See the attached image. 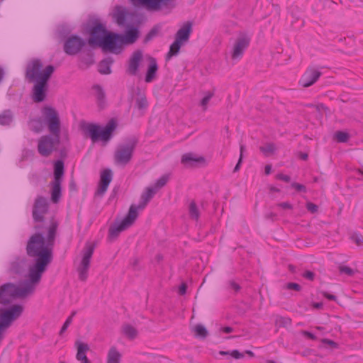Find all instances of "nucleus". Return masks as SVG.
<instances>
[{
  "instance_id": "f257e3e1",
  "label": "nucleus",
  "mask_w": 363,
  "mask_h": 363,
  "mask_svg": "<svg viewBox=\"0 0 363 363\" xmlns=\"http://www.w3.org/2000/svg\"><path fill=\"white\" fill-rule=\"evenodd\" d=\"M57 227V221L52 218L50 225L45 228L46 236H44L45 232L40 231L42 226L37 224L34 226L37 232L27 242L26 253L35 259V263L28 269V278H32L33 281H40L43 272L52 259Z\"/></svg>"
},
{
  "instance_id": "f03ea898",
  "label": "nucleus",
  "mask_w": 363,
  "mask_h": 363,
  "mask_svg": "<svg viewBox=\"0 0 363 363\" xmlns=\"http://www.w3.org/2000/svg\"><path fill=\"white\" fill-rule=\"evenodd\" d=\"M42 68L43 63L38 59L30 61L26 67V78L30 82H35L33 89V99L35 102H41L45 100L48 88V80L55 71L52 65H48L43 70Z\"/></svg>"
},
{
  "instance_id": "7ed1b4c3",
  "label": "nucleus",
  "mask_w": 363,
  "mask_h": 363,
  "mask_svg": "<svg viewBox=\"0 0 363 363\" xmlns=\"http://www.w3.org/2000/svg\"><path fill=\"white\" fill-rule=\"evenodd\" d=\"M40 281L28 278L21 285L6 283L0 286V303L6 305L16 298H26L33 294L35 286Z\"/></svg>"
},
{
  "instance_id": "20e7f679",
  "label": "nucleus",
  "mask_w": 363,
  "mask_h": 363,
  "mask_svg": "<svg viewBox=\"0 0 363 363\" xmlns=\"http://www.w3.org/2000/svg\"><path fill=\"white\" fill-rule=\"evenodd\" d=\"M117 123L114 119H111L105 127L89 123L86 128V132L89 135L93 143L99 140L108 142L113 136V133L116 129Z\"/></svg>"
},
{
  "instance_id": "39448f33",
  "label": "nucleus",
  "mask_w": 363,
  "mask_h": 363,
  "mask_svg": "<svg viewBox=\"0 0 363 363\" xmlns=\"http://www.w3.org/2000/svg\"><path fill=\"white\" fill-rule=\"evenodd\" d=\"M138 143V138L131 136L127 138L123 143L120 144L114 154L115 162L121 165H125L129 163L133 157V152Z\"/></svg>"
},
{
  "instance_id": "423d86ee",
  "label": "nucleus",
  "mask_w": 363,
  "mask_h": 363,
  "mask_svg": "<svg viewBox=\"0 0 363 363\" xmlns=\"http://www.w3.org/2000/svg\"><path fill=\"white\" fill-rule=\"evenodd\" d=\"M23 310V306L20 304L0 308V325L6 329L9 328L15 320L21 316Z\"/></svg>"
},
{
  "instance_id": "0eeeda50",
  "label": "nucleus",
  "mask_w": 363,
  "mask_h": 363,
  "mask_svg": "<svg viewBox=\"0 0 363 363\" xmlns=\"http://www.w3.org/2000/svg\"><path fill=\"white\" fill-rule=\"evenodd\" d=\"M138 216V213L135 212L134 204L130 206L127 216L122 221L115 225L111 226L109 228V238L111 239L116 238L119 233L130 227Z\"/></svg>"
},
{
  "instance_id": "6e6552de",
  "label": "nucleus",
  "mask_w": 363,
  "mask_h": 363,
  "mask_svg": "<svg viewBox=\"0 0 363 363\" xmlns=\"http://www.w3.org/2000/svg\"><path fill=\"white\" fill-rule=\"evenodd\" d=\"M95 245L91 243H86L83 250L82 261L77 268L79 279L84 281L88 277V271L90 267V261L94 251Z\"/></svg>"
},
{
  "instance_id": "1a4fd4ad",
  "label": "nucleus",
  "mask_w": 363,
  "mask_h": 363,
  "mask_svg": "<svg viewBox=\"0 0 363 363\" xmlns=\"http://www.w3.org/2000/svg\"><path fill=\"white\" fill-rule=\"evenodd\" d=\"M90 37L88 43L90 46H99L104 40L108 31L104 25H103L98 19L92 21V25L89 29Z\"/></svg>"
},
{
  "instance_id": "9d476101",
  "label": "nucleus",
  "mask_w": 363,
  "mask_h": 363,
  "mask_svg": "<svg viewBox=\"0 0 363 363\" xmlns=\"http://www.w3.org/2000/svg\"><path fill=\"white\" fill-rule=\"evenodd\" d=\"M60 143V135L43 136L38 142V150L44 157L49 156Z\"/></svg>"
},
{
  "instance_id": "9b49d317",
  "label": "nucleus",
  "mask_w": 363,
  "mask_h": 363,
  "mask_svg": "<svg viewBox=\"0 0 363 363\" xmlns=\"http://www.w3.org/2000/svg\"><path fill=\"white\" fill-rule=\"evenodd\" d=\"M45 120L48 123L49 131L52 135H60V121L57 111L50 106H46L43 110Z\"/></svg>"
},
{
  "instance_id": "f8f14e48",
  "label": "nucleus",
  "mask_w": 363,
  "mask_h": 363,
  "mask_svg": "<svg viewBox=\"0 0 363 363\" xmlns=\"http://www.w3.org/2000/svg\"><path fill=\"white\" fill-rule=\"evenodd\" d=\"M48 201L47 198L38 196L35 199L32 216L35 223H43L44 221V216L48 211Z\"/></svg>"
},
{
  "instance_id": "ddd939ff",
  "label": "nucleus",
  "mask_w": 363,
  "mask_h": 363,
  "mask_svg": "<svg viewBox=\"0 0 363 363\" xmlns=\"http://www.w3.org/2000/svg\"><path fill=\"white\" fill-rule=\"evenodd\" d=\"M113 21L120 27H128V22L135 16L128 9L122 6H116L111 13Z\"/></svg>"
},
{
  "instance_id": "4468645a",
  "label": "nucleus",
  "mask_w": 363,
  "mask_h": 363,
  "mask_svg": "<svg viewBox=\"0 0 363 363\" xmlns=\"http://www.w3.org/2000/svg\"><path fill=\"white\" fill-rule=\"evenodd\" d=\"M174 0H131L136 6H144L149 10L159 11L163 8H173Z\"/></svg>"
},
{
  "instance_id": "2eb2a0df",
  "label": "nucleus",
  "mask_w": 363,
  "mask_h": 363,
  "mask_svg": "<svg viewBox=\"0 0 363 363\" xmlns=\"http://www.w3.org/2000/svg\"><path fill=\"white\" fill-rule=\"evenodd\" d=\"M122 45L121 34L108 32L99 47L102 48L104 50L116 52L117 50L121 48Z\"/></svg>"
},
{
  "instance_id": "dca6fc26",
  "label": "nucleus",
  "mask_w": 363,
  "mask_h": 363,
  "mask_svg": "<svg viewBox=\"0 0 363 363\" xmlns=\"http://www.w3.org/2000/svg\"><path fill=\"white\" fill-rule=\"evenodd\" d=\"M86 45V41L78 35H72L64 43V51L69 55L79 53Z\"/></svg>"
},
{
  "instance_id": "f3484780",
  "label": "nucleus",
  "mask_w": 363,
  "mask_h": 363,
  "mask_svg": "<svg viewBox=\"0 0 363 363\" xmlns=\"http://www.w3.org/2000/svg\"><path fill=\"white\" fill-rule=\"evenodd\" d=\"M250 38L245 34H241L236 40L232 52L233 59L240 58L245 50L249 46Z\"/></svg>"
},
{
  "instance_id": "a211bd4d",
  "label": "nucleus",
  "mask_w": 363,
  "mask_h": 363,
  "mask_svg": "<svg viewBox=\"0 0 363 363\" xmlns=\"http://www.w3.org/2000/svg\"><path fill=\"white\" fill-rule=\"evenodd\" d=\"M320 75V72L314 69H308L302 76L300 80V84L303 87H308L313 85L318 79Z\"/></svg>"
},
{
  "instance_id": "6ab92c4d",
  "label": "nucleus",
  "mask_w": 363,
  "mask_h": 363,
  "mask_svg": "<svg viewBox=\"0 0 363 363\" xmlns=\"http://www.w3.org/2000/svg\"><path fill=\"white\" fill-rule=\"evenodd\" d=\"M157 193V189L152 186H148L145 189L144 192L140 196V201L138 206L134 205L135 208V212L138 213L139 210H143L150 200L154 197Z\"/></svg>"
},
{
  "instance_id": "aec40b11",
  "label": "nucleus",
  "mask_w": 363,
  "mask_h": 363,
  "mask_svg": "<svg viewBox=\"0 0 363 363\" xmlns=\"http://www.w3.org/2000/svg\"><path fill=\"white\" fill-rule=\"evenodd\" d=\"M143 58V53L141 51L138 50L133 52L131 57L129 60L128 67L127 72L133 76L137 74L140 63Z\"/></svg>"
},
{
  "instance_id": "412c9836",
  "label": "nucleus",
  "mask_w": 363,
  "mask_h": 363,
  "mask_svg": "<svg viewBox=\"0 0 363 363\" xmlns=\"http://www.w3.org/2000/svg\"><path fill=\"white\" fill-rule=\"evenodd\" d=\"M192 23L190 21L186 22L177 32L175 35V40L185 43L189 41L190 35L192 32Z\"/></svg>"
},
{
  "instance_id": "4be33fe9",
  "label": "nucleus",
  "mask_w": 363,
  "mask_h": 363,
  "mask_svg": "<svg viewBox=\"0 0 363 363\" xmlns=\"http://www.w3.org/2000/svg\"><path fill=\"white\" fill-rule=\"evenodd\" d=\"M125 35H121V40L123 45H129L134 43L139 37V31L137 28L135 27H126Z\"/></svg>"
},
{
  "instance_id": "5701e85b",
  "label": "nucleus",
  "mask_w": 363,
  "mask_h": 363,
  "mask_svg": "<svg viewBox=\"0 0 363 363\" xmlns=\"http://www.w3.org/2000/svg\"><path fill=\"white\" fill-rule=\"evenodd\" d=\"M62 182L52 180L50 183L51 201L53 203H57L62 197Z\"/></svg>"
},
{
  "instance_id": "b1692460",
  "label": "nucleus",
  "mask_w": 363,
  "mask_h": 363,
  "mask_svg": "<svg viewBox=\"0 0 363 363\" xmlns=\"http://www.w3.org/2000/svg\"><path fill=\"white\" fill-rule=\"evenodd\" d=\"M204 162V157L197 156L194 153H186L182 157V163L186 167H194L196 166L198 163Z\"/></svg>"
},
{
  "instance_id": "393cba45",
  "label": "nucleus",
  "mask_w": 363,
  "mask_h": 363,
  "mask_svg": "<svg viewBox=\"0 0 363 363\" xmlns=\"http://www.w3.org/2000/svg\"><path fill=\"white\" fill-rule=\"evenodd\" d=\"M150 63L147 67V70L145 74V81L147 83L152 82L155 79L157 72L158 70V66L156 60L154 57L149 58Z\"/></svg>"
},
{
  "instance_id": "a878e982",
  "label": "nucleus",
  "mask_w": 363,
  "mask_h": 363,
  "mask_svg": "<svg viewBox=\"0 0 363 363\" xmlns=\"http://www.w3.org/2000/svg\"><path fill=\"white\" fill-rule=\"evenodd\" d=\"M65 174L64 162L62 160H57L54 165V178L55 181L62 182Z\"/></svg>"
},
{
  "instance_id": "bb28decb",
  "label": "nucleus",
  "mask_w": 363,
  "mask_h": 363,
  "mask_svg": "<svg viewBox=\"0 0 363 363\" xmlns=\"http://www.w3.org/2000/svg\"><path fill=\"white\" fill-rule=\"evenodd\" d=\"M113 63L111 58H106L101 60L98 65V71L101 74H108L111 72V65Z\"/></svg>"
},
{
  "instance_id": "cd10ccee",
  "label": "nucleus",
  "mask_w": 363,
  "mask_h": 363,
  "mask_svg": "<svg viewBox=\"0 0 363 363\" xmlns=\"http://www.w3.org/2000/svg\"><path fill=\"white\" fill-rule=\"evenodd\" d=\"M121 354L116 347H111L108 352L106 363H121Z\"/></svg>"
},
{
  "instance_id": "c85d7f7f",
  "label": "nucleus",
  "mask_w": 363,
  "mask_h": 363,
  "mask_svg": "<svg viewBox=\"0 0 363 363\" xmlns=\"http://www.w3.org/2000/svg\"><path fill=\"white\" fill-rule=\"evenodd\" d=\"M76 345L77 347V353L76 355V358L78 361H81L85 358H87L86 355V352L89 350V347L87 344L83 343L82 342H76Z\"/></svg>"
},
{
  "instance_id": "c756f323",
  "label": "nucleus",
  "mask_w": 363,
  "mask_h": 363,
  "mask_svg": "<svg viewBox=\"0 0 363 363\" xmlns=\"http://www.w3.org/2000/svg\"><path fill=\"white\" fill-rule=\"evenodd\" d=\"M25 265L24 259H16L11 263L10 271L15 274H21Z\"/></svg>"
},
{
  "instance_id": "7c9ffc66",
  "label": "nucleus",
  "mask_w": 363,
  "mask_h": 363,
  "mask_svg": "<svg viewBox=\"0 0 363 363\" xmlns=\"http://www.w3.org/2000/svg\"><path fill=\"white\" fill-rule=\"evenodd\" d=\"M13 116L11 110H5L0 113V125H9L13 121Z\"/></svg>"
},
{
  "instance_id": "2f4dec72",
  "label": "nucleus",
  "mask_w": 363,
  "mask_h": 363,
  "mask_svg": "<svg viewBox=\"0 0 363 363\" xmlns=\"http://www.w3.org/2000/svg\"><path fill=\"white\" fill-rule=\"evenodd\" d=\"M192 332L194 333L195 337L201 339L206 338L208 332L206 328L201 324H197L192 328Z\"/></svg>"
},
{
  "instance_id": "473e14b6",
  "label": "nucleus",
  "mask_w": 363,
  "mask_h": 363,
  "mask_svg": "<svg viewBox=\"0 0 363 363\" xmlns=\"http://www.w3.org/2000/svg\"><path fill=\"white\" fill-rule=\"evenodd\" d=\"M182 45H184V43L175 40L170 45L169 51L167 55V60H169L172 57L177 55Z\"/></svg>"
},
{
  "instance_id": "72a5a7b5",
  "label": "nucleus",
  "mask_w": 363,
  "mask_h": 363,
  "mask_svg": "<svg viewBox=\"0 0 363 363\" xmlns=\"http://www.w3.org/2000/svg\"><path fill=\"white\" fill-rule=\"evenodd\" d=\"M137 99H136V107L139 110H145L147 106L148 103L146 99V96L144 94L141 93L140 91L137 93Z\"/></svg>"
},
{
  "instance_id": "f704fd0d",
  "label": "nucleus",
  "mask_w": 363,
  "mask_h": 363,
  "mask_svg": "<svg viewBox=\"0 0 363 363\" xmlns=\"http://www.w3.org/2000/svg\"><path fill=\"white\" fill-rule=\"evenodd\" d=\"M122 329L124 335L130 339H134L138 335L137 330L130 325H124Z\"/></svg>"
},
{
  "instance_id": "c9c22d12",
  "label": "nucleus",
  "mask_w": 363,
  "mask_h": 363,
  "mask_svg": "<svg viewBox=\"0 0 363 363\" xmlns=\"http://www.w3.org/2000/svg\"><path fill=\"white\" fill-rule=\"evenodd\" d=\"M93 89L94 91L99 106H102V104L104 103L105 98V94L103 91V89L99 85H94L93 86Z\"/></svg>"
},
{
  "instance_id": "e433bc0d",
  "label": "nucleus",
  "mask_w": 363,
  "mask_h": 363,
  "mask_svg": "<svg viewBox=\"0 0 363 363\" xmlns=\"http://www.w3.org/2000/svg\"><path fill=\"white\" fill-rule=\"evenodd\" d=\"M189 213L191 218L197 220L199 218L200 213L196 203L192 201L189 206Z\"/></svg>"
},
{
  "instance_id": "4c0bfd02",
  "label": "nucleus",
  "mask_w": 363,
  "mask_h": 363,
  "mask_svg": "<svg viewBox=\"0 0 363 363\" xmlns=\"http://www.w3.org/2000/svg\"><path fill=\"white\" fill-rule=\"evenodd\" d=\"M111 180H112V172L110 169H105L101 173L99 183L104 184L109 186Z\"/></svg>"
},
{
  "instance_id": "58836bf2",
  "label": "nucleus",
  "mask_w": 363,
  "mask_h": 363,
  "mask_svg": "<svg viewBox=\"0 0 363 363\" xmlns=\"http://www.w3.org/2000/svg\"><path fill=\"white\" fill-rule=\"evenodd\" d=\"M169 179V175L164 174L156 181V182L154 184V186H152V187L155 188V189H157V191L160 189L162 188L163 186H164L167 184Z\"/></svg>"
},
{
  "instance_id": "ea45409f",
  "label": "nucleus",
  "mask_w": 363,
  "mask_h": 363,
  "mask_svg": "<svg viewBox=\"0 0 363 363\" xmlns=\"http://www.w3.org/2000/svg\"><path fill=\"white\" fill-rule=\"evenodd\" d=\"M160 29V28L159 26H154L146 35L144 39V42L147 43L152 39H153L155 37H156L159 33Z\"/></svg>"
},
{
  "instance_id": "a19ab883",
  "label": "nucleus",
  "mask_w": 363,
  "mask_h": 363,
  "mask_svg": "<svg viewBox=\"0 0 363 363\" xmlns=\"http://www.w3.org/2000/svg\"><path fill=\"white\" fill-rule=\"evenodd\" d=\"M214 94L211 91H208L205 94V96L201 99L200 102V105L203 107V110L206 111L207 109V105L211 98L213 96Z\"/></svg>"
},
{
  "instance_id": "79ce46f5",
  "label": "nucleus",
  "mask_w": 363,
  "mask_h": 363,
  "mask_svg": "<svg viewBox=\"0 0 363 363\" xmlns=\"http://www.w3.org/2000/svg\"><path fill=\"white\" fill-rule=\"evenodd\" d=\"M260 150L264 155H269L274 152L275 145L273 143H267L264 146L260 147Z\"/></svg>"
},
{
  "instance_id": "37998d69",
  "label": "nucleus",
  "mask_w": 363,
  "mask_h": 363,
  "mask_svg": "<svg viewBox=\"0 0 363 363\" xmlns=\"http://www.w3.org/2000/svg\"><path fill=\"white\" fill-rule=\"evenodd\" d=\"M77 314V311H74L72 312L71 315L67 318L65 323L63 324L60 334L62 335L69 327V325L72 323L73 317Z\"/></svg>"
},
{
  "instance_id": "c03bdc74",
  "label": "nucleus",
  "mask_w": 363,
  "mask_h": 363,
  "mask_svg": "<svg viewBox=\"0 0 363 363\" xmlns=\"http://www.w3.org/2000/svg\"><path fill=\"white\" fill-rule=\"evenodd\" d=\"M349 137V134L346 132L337 131L335 133V138L339 143H346Z\"/></svg>"
},
{
  "instance_id": "a18cd8bd",
  "label": "nucleus",
  "mask_w": 363,
  "mask_h": 363,
  "mask_svg": "<svg viewBox=\"0 0 363 363\" xmlns=\"http://www.w3.org/2000/svg\"><path fill=\"white\" fill-rule=\"evenodd\" d=\"M245 150V145L242 144H240V157H239L237 164L235 165V167L234 168V170H233L234 172H236L240 169L241 163L242 162L243 152H244Z\"/></svg>"
},
{
  "instance_id": "49530a36",
  "label": "nucleus",
  "mask_w": 363,
  "mask_h": 363,
  "mask_svg": "<svg viewBox=\"0 0 363 363\" xmlns=\"http://www.w3.org/2000/svg\"><path fill=\"white\" fill-rule=\"evenodd\" d=\"M108 187V185L99 183L97 190L95 192V196L102 197L104 195V194L106 193V191H107Z\"/></svg>"
},
{
  "instance_id": "de8ad7c7",
  "label": "nucleus",
  "mask_w": 363,
  "mask_h": 363,
  "mask_svg": "<svg viewBox=\"0 0 363 363\" xmlns=\"http://www.w3.org/2000/svg\"><path fill=\"white\" fill-rule=\"evenodd\" d=\"M276 323L281 326L286 327L287 325H291V320L289 318L279 316L276 319Z\"/></svg>"
},
{
  "instance_id": "09e8293b",
  "label": "nucleus",
  "mask_w": 363,
  "mask_h": 363,
  "mask_svg": "<svg viewBox=\"0 0 363 363\" xmlns=\"http://www.w3.org/2000/svg\"><path fill=\"white\" fill-rule=\"evenodd\" d=\"M339 270L340 273L345 274L350 277L354 274V270L347 266H340Z\"/></svg>"
},
{
  "instance_id": "8fccbe9b",
  "label": "nucleus",
  "mask_w": 363,
  "mask_h": 363,
  "mask_svg": "<svg viewBox=\"0 0 363 363\" xmlns=\"http://www.w3.org/2000/svg\"><path fill=\"white\" fill-rule=\"evenodd\" d=\"M351 239L353 242H354L357 245L362 246L363 245V236L359 234H353L351 236Z\"/></svg>"
},
{
  "instance_id": "3c124183",
  "label": "nucleus",
  "mask_w": 363,
  "mask_h": 363,
  "mask_svg": "<svg viewBox=\"0 0 363 363\" xmlns=\"http://www.w3.org/2000/svg\"><path fill=\"white\" fill-rule=\"evenodd\" d=\"M306 208L311 213H315L318 211V206L311 202H308L306 203Z\"/></svg>"
},
{
  "instance_id": "603ef678",
  "label": "nucleus",
  "mask_w": 363,
  "mask_h": 363,
  "mask_svg": "<svg viewBox=\"0 0 363 363\" xmlns=\"http://www.w3.org/2000/svg\"><path fill=\"white\" fill-rule=\"evenodd\" d=\"M286 289L299 291L301 289V286L298 284L290 282L286 284Z\"/></svg>"
},
{
  "instance_id": "864d4df0",
  "label": "nucleus",
  "mask_w": 363,
  "mask_h": 363,
  "mask_svg": "<svg viewBox=\"0 0 363 363\" xmlns=\"http://www.w3.org/2000/svg\"><path fill=\"white\" fill-rule=\"evenodd\" d=\"M291 186L296 189L298 191L306 192V186L298 183L294 182L291 184Z\"/></svg>"
},
{
  "instance_id": "5fc2aeb1",
  "label": "nucleus",
  "mask_w": 363,
  "mask_h": 363,
  "mask_svg": "<svg viewBox=\"0 0 363 363\" xmlns=\"http://www.w3.org/2000/svg\"><path fill=\"white\" fill-rule=\"evenodd\" d=\"M303 277L308 280L313 281L315 277V274L311 271H306L303 274Z\"/></svg>"
},
{
  "instance_id": "6e6d98bb",
  "label": "nucleus",
  "mask_w": 363,
  "mask_h": 363,
  "mask_svg": "<svg viewBox=\"0 0 363 363\" xmlns=\"http://www.w3.org/2000/svg\"><path fill=\"white\" fill-rule=\"evenodd\" d=\"M230 355L235 359H240L244 357L243 354L240 353L238 350H233L230 352Z\"/></svg>"
},
{
  "instance_id": "4d7b16f0",
  "label": "nucleus",
  "mask_w": 363,
  "mask_h": 363,
  "mask_svg": "<svg viewBox=\"0 0 363 363\" xmlns=\"http://www.w3.org/2000/svg\"><path fill=\"white\" fill-rule=\"evenodd\" d=\"M277 206L283 209H292V205L289 202H282L277 204Z\"/></svg>"
},
{
  "instance_id": "13d9d810",
  "label": "nucleus",
  "mask_w": 363,
  "mask_h": 363,
  "mask_svg": "<svg viewBox=\"0 0 363 363\" xmlns=\"http://www.w3.org/2000/svg\"><path fill=\"white\" fill-rule=\"evenodd\" d=\"M277 178L278 179H280V180H282V181H284L286 182H289L290 180H291V178L288 175H285V174H277Z\"/></svg>"
},
{
  "instance_id": "bf43d9fd",
  "label": "nucleus",
  "mask_w": 363,
  "mask_h": 363,
  "mask_svg": "<svg viewBox=\"0 0 363 363\" xmlns=\"http://www.w3.org/2000/svg\"><path fill=\"white\" fill-rule=\"evenodd\" d=\"M302 334H303L304 336H306V337H308V338H310V339H311V340H315V338H316V337L315 336V335H313V333H310V332H308V331H306V330H303V331H302Z\"/></svg>"
},
{
  "instance_id": "052dcab7",
  "label": "nucleus",
  "mask_w": 363,
  "mask_h": 363,
  "mask_svg": "<svg viewBox=\"0 0 363 363\" xmlns=\"http://www.w3.org/2000/svg\"><path fill=\"white\" fill-rule=\"evenodd\" d=\"M186 289H187V286L186 284L183 283L182 284V285L180 286L179 289V293L181 294V295H184L186 294Z\"/></svg>"
},
{
  "instance_id": "680f3d73",
  "label": "nucleus",
  "mask_w": 363,
  "mask_h": 363,
  "mask_svg": "<svg viewBox=\"0 0 363 363\" xmlns=\"http://www.w3.org/2000/svg\"><path fill=\"white\" fill-rule=\"evenodd\" d=\"M323 294L325 298H327L328 299L331 300V301H335L337 298L335 295L330 294L327 292H323Z\"/></svg>"
},
{
  "instance_id": "e2e57ef3",
  "label": "nucleus",
  "mask_w": 363,
  "mask_h": 363,
  "mask_svg": "<svg viewBox=\"0 0 363 363\" xmlns=\"http://www.w3.org/2000/svg\"><path fill=\"white\" fill-rule=\"evenodd\" d=\"M220 330L225 333H230L233 331V328L230 326H226L220 328Z\"/></svg>"
},
{
  "instance_id": "0e129e2a",
  "label": "nucleus",
  "mask_w": 363,
  "mask_h": 363,
  "mask_svg": "<svg viewBox=\"0 0 363 363\" xmlns=\"http://www.w3.org/2000/svg\"><path fill=\"white\" fill-rule=\"evenodd\" d=\"M69 187L71 191H76L77 190V185L74 180H71L69 184Z\"/></svg>"
},
{
  "instance_id": "69168bd1",
  "label": "nucleus",
  "mask_w": 363,
  "mask_h": 363,
  "mask_svg": "<svg viewBox=\"0 0 363 363\" xmlns=\"http://www.w3.org/2000/svg\"><path fill=\"white\" fill-rule=\"evenodd\" d=\"M230 285H231V287L236 291H239L240 289V286L238 284H236L235 282H230Z\"/></svg>"
},
{
  "instance_id": "338daca9",
  "label": "nucleus",
  "mask_w": 363,
  "mask_h": 363,
  "mask_svg": "<svg viewBox=\"0 0 363 363\" xmlns=\"http://www.w3.org/2000/svg\"><path fill=\"white\" fill-rule=\"evenodd\" d=\"M323 342H325L331 346H335L336 345V343L333 341V340H328V339H324L323 340Z\"/></svg>"
},
{
  "instance_id": "774afa93",
  "label": "nucleus",
  "mask_w": 363,
  "mask_h": 363,
  "mask_svg": "<svg viewBox=\"0 0 363 363\" xmlns=\"http://www.w3.org/2000/svg\"><path fill=\"white\" fill-rule=\"evenodd\" d=\"M313 307L314 308H316V309H320L322 307H323V303L319 302V303H314L313 304Z\"/></svg>"
}]
</instances>
